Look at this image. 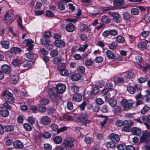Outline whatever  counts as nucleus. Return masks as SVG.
I'll return each instance as SVG.
<instances>
[{
	"instance_id": "obj_1",
	"label": "nucleus",
	"mask_w": 150,
	"mask_h": 150,
	"mask_svg": "<svg viewBox=\"0 0 150 150\" xmlns=\"http://www.w3.org/2000/svg\"><path fill=\"white\" fill-rule=\"evenodd\" d=\"M48 94L53 101H56L61 98V97L58 93L57 90L54 87L49 89Z\"/></svg>"
},
{
	"instance_id": "obj_2",
	"label": "nucleus",
	"mask_w": 150,
	"mask_h": 150,
	"mask_svg": "<svg viewBox=\"0 0 150 150\" xmlns=\"http://www.w3.org/2000/svg\"><path fill=\"white\" fill-rule=\"evenodd\" d=\"M134 102H130L125 99H122L121 101V104L125 110H128L133 107Z\"/></svg>"
},
{
	"instance_id": "obj_3",
	"label": "nucleus",
	"mask_w": 150,
	"mask_h": 150,
	"mask_svg": "<svg viewBox=\"0 0 150 150\" xmlns=\"http://www.w3.org/2000/svg\"><path fill=\"white\" fill-rule=\"evenodd\" d=\"M3 96L5 97L6 101L10 103H14L15 100L13 97V95L9 91H4L3 93Z\"/></svg>"
},
{
	"instance_id": "obj_4",
	"label": "nucleus",
	"mask_w": 150,
	"mask_h": 150,
	"mask_svg": "<svg viewBox=\"0 0 150 150\" xmlns=\"http://www.w3.org/2000/svg\"><path fill=\"white\" fill-rule=\"evenodd\" d=\"M74 139L73 138H67L65 139L64 142V145L67 149V148H71L74 146L73 142Z\"/></svg>"
},
{
	"instance_id": "obj_5",
	"label": "nucleus",
	"mask_w": 150,
	"mask_h": 150,
	"mask_svg": "<svg viewBox=\"0 0 150 150\" xmlns=\"http://www.w3.org/2000/svg\"><path fill=\"white\" fill-rule=\"evenodd\" d=\"M79 119L81 121L84 123L83 125L85 126H86L87 124L90 122V120H88V116L86 113H83L80 114L79 116Z\"/></svg>"
},
{
	"instance_id": "obj_6",
	"label": "nucleus",
	"mask_w": 150,
	"mask_h": 150,
	"mask_svg": "<svg viewBox=\"0 0 150 150\" xmlns=\"http://www.w3.org/2000/svg\"><path fill=\"white\" fill-rule=\"evenodd\" d=\"M40 121L41 124L45 126L49 125L51 122L50 118L47 116H43L41 118Z\"/></svg>"
},
{
	"instance_id": "obj_7",
	"label": "nucleus",
	"mask_w": 150,
	"mask_h": 150,
	"mask_svg": "<svg viewBox=\"0 0 150 150\" xmlns=\"http://www.w3.org/2000/svg\"><path fill=\"white\" fill-rule=\"evenodd\" d=\"M21 50L19 48L13 47L11 48L9 51L8 52L7 54L10 57L12 56L13 54H15L20 53Z\"/></svg>"
},
{
	"instance_id": "obj_8",
	"label": "nucleus",
	"mask_w": 150,
	"mask_h": 150,
	"mask_svg": "<svg viewBox=\"0 0 150 150\" xmlns=\"http://www.w3.org/2000/svg\"><path fill=\"white\" fill-rule=\"evenodd\" d=\"M56 89L57 90L58 93L62 94L64 92L66 89L65 85L62 83H59L57 85Z\"/></svg>"
},
{
	"instance_id": "obj_9",
	"label": "nucleus",
	"mask_w": 150,
	"mask_h": 150,
	"mask_svg": "<svg viewBox=\"0 0 150 150\" xmlns=\"http://www.w3.org/2000/svg\"><path fill=\"white\" fill-rule=\"evenodd\" d=\"M4 21L7 23H11L13 21V15L12 13H7L4 16Z\"/></svg>"
},
{
	"instance_id": "obj_10",
	"label": "nucleus",
	"mask_w": 150,
	"mask_h": 150,
	"mask_svg": "<svg viewBox=\"0 0 150 150\" xmlns=\"http://www.w3.org/2000/svg\"><path fill=\"white\" fill-rule=\"evenodd\" d=\"M108 137L111 141L115 144L119 142L120 140L119 136L117 134L114 133L110 134L108 136Z\"/></svg>"
},
{
	"instance_id": "obj_11",
	"label": "nucleus",
	"mask_w": 150,
	"mask_h": 150,
	"mask_svg": "<svg viewBox=\"0 0 150 150\" xmlns=\"http://www.w3.org/2000/svg\"><path fill=\"white\" fill-rule=\"evenodd\" d=\"M79 29L81 31H85L86 33H90L91 30V29L90 26L84 24H81L80 26Z\"/></svg>"
},
{
	"instance_id": "obj_12",
	"label": "nucleus",
	"mask_w": 150,
	"mask_h": 150,
	"mask_svg": "<svg viewBox=\"0 0 150 150\" xmlns=\"http://www.w3.org/2000/svg\"><path fill=\"white\" fill-rule=\"evenodd\" d=\"M142 120L148 129L150 127V114L147 116H142Z\"/></svg>"
},
{
	"instance_id": "obj_13",
	"label": "nucleus",
	"mask_w": 150,
	"mask_h": 150,
	"mask_svg": "<svg viewBox=\"0 0 150 150\" xmlns=\"http://www.w3.org/2000/svg\"><path fill=\"white\" fill-rule=\"evenodd\" d=\"M150 137V132H148L146 130H145L143 132L142 136L140 137V140L141 142L146 140Z\"/></svg>"
},
{
	"instance_id": "obj_14",
	"label": "nucleus",
	"mask_w": 150,
	"mask_h": 150,
	"mask_svg": "<svg viewBox=\"0 0 150 150\" xmlns=\"http://www.w3.org/2000/svg\"><path fill=\"white\" fill-rule=\"evenodd\" d=\"M136 88L139 89V88L138 85L137 84H135L134 87L130 86L127 87V89L128 91L131 94H133L135 93L136 91Z\"/></svg>"
},
{
	"instance_id": "obj_15",
	"label": "nucleus",
	"mask_w": 150,
	"mask_h": 150,
	"mask_svg": "<svg viewBox=\"0 0 150 150\" xmlns=\"http://www.w3.org/2000/svg\"><path fill=\"white\" fill-rule=\"evenodd\" d=\"M9 111L7 109L4 107L0 108V114L3 117H6L8 116Z\"/></svg>"
},
{
	"instance_id": "obj_16",
	"label": "nucleus",
	"mask_w": 150,
	"mask_h": 150,
	"mask_svg": "<svg viewBox=\"0 0 150 150\" xmlns=\"http://www.w3.org/2000/svg\"><path fill=\"white\" fill-rule=\"evenodd\" d=\"M1 69L6 74H9L11 71L10 66L6 64H4L2 66Z\"/></svg>"
},
{
	"instance_id": "obj_17",
	"label": "nucleus",
	"mask_w": 150,
	"mask_h": 150,
	"mask_svg": "<svg viewBox=\"0 0 150 150\" xmlns=\"http://www.w3.org/2000/svg\"><path fill=\"white\" fill-rule=\"evenodd\" d=\"M54 45L57 47H63L65 46L64 42L61 40H56L54 42Z\"/></svg>"
},
{
	"instance_id": "obj_18",
	"label": "nucleus",
	"mask_w": 150,
	"mask_h": 150,
	"mask_svg": "<svg viewBox=\"0 0 150 150\" xmlns=\"http://www.w3.org/2000/svg\"><path fill=\"white\" fill-rule=\"evenodd\" d=\"M132 132L137 135H140L142 134V131L138 127H134L131 130Z\"/></svg>"
},
{
	"instance_id": "obj_19",
	"label": "nucleus",
	"mask_w": 150,
	"mask_h": 150,
	"mask_svg": "<svg viewBox=\"0 0 150 150\" xmlns=\"http://www.w3.org/2000/svg\"><path fill=\"white\" fill-rule=\"evenodd\" d=\"M122 108L120 106L115 107L112 109V112L115 115H118L122 112Z\"/></svg>"
},
{
	"instance_id": "obj_20",
	"label": "nucleus",
	"mask_w": 150,
	"mask_h": 150,
	"mask_svg": "<svg viewBox=\"0 0 150 150\" xmlns=\"http://www.w3.org/2000/svg\"><path fill=\"white\" fill-rule=\"evenodd\" d=\"M65 28L66 30L68 32H72L75 30V27L72 23H69L66 26Z\"/></svg>"
},
{
	"instance_id": "obj_21",
	"label": "nucleus",
	"mask_w": 150,
	"mask_h": 150,
	"mask_svg": "<svg viewBox=\"0 0 150 150\" xmlns=\"http://www.w3.org/2000/svg\"><path fill=\"white\" fill-rule=\"evenodd\" d=\"M106 54L107 57L109 59H112L115 57V55L114 53L111 50H107L106 52Z\"/></svg>"
},
{
	"instance_id": "obj_22",
	"label": "nucleus",
	"mask_w": 150,
	"mask_h": 150,
	"mask_svg": "<svg viewBox=\"0 0 150 150\" xmlns=\"http://www.w3.org/2000/svg\"><path fill=\"white\" fill-rule=\"evenodd\" d=\"M148 43V42L147 41H146V42H142L138 44V47L141 50H144L146 48L147 44Z\"/></svg>"
},
{
	"instance_id": "obj_23",
	"label": "nucleus",
	"mask_w": 150,
	"mask_h": 150,
	"mask_svg": "<svg viewBox=\"0 0 150 150\" xmlns=\"http://www.w3.org/2000/svg\"><path fill=\"white\" fill-rule=\"evenodd\" d=\"M14 146L17 149H21L23 147L22 143L19 141H17L13 143Z\"/></svg>"
},
{
	"instance_id": "obj_24",
	"label": "nucleus",
	"mask_w": 150,
	"mask_h": 150,
	"mask_svg": "<svg viewBox=\"0 0 150 150\" xmlns=\"http://www.w3.org/2000/svg\"><path fill=\"white\" fill-rule=\"evenodd\" d=\"M105 146L108 148H113L115 146V143L111 141L105 143Z\"/></svg>"
},
{
	"instance_id": "obj_25",
	"label": "nucleus",
	"mask_w": 150,
	"mask_h": 150,
	"mask_svg": "<svg viewBox=\"0 0 150 150\" xmlns=\"http://www.w3.org/2000/svg\"><path fill=\"white\" fill-rule=\"evenodd\" d=\"M113 4L116 6H119L123 5L125 4L124 0H115L113 1Z\"/></svg>"
},
{
	"instance_id": "obj_26",
	"label": "nucleus",
	"mask_w": 150,
	"mask_h": 150,
	"mask_svg": "<svg viewBox=\"0 0 150 150\" xmlns=\"http://www.w3.org/2000/svg\"><path fill=\"white\" fill-rule=\"evenodd\" d=\"M82 99L81 95L79 94H75L73 97V99L74 100L77 102L80 101Z\"/></svg>"
},
{
	"instance_id": "obj_27",
	"label": "nucleus",
	"mask_w": 150,
	"mask_h": 150,
	"mask_svg": "<svg viewBox=\"0 0 150 150\" xmlns=\"http://www.w3.org/2000/svg\"><path fill=\"white\" fill-rule=\"evenodd\" d=\"M120 17V15L118 13H115V14L113 15V20L116 23H119L120 21V20L119 19Z\"/></svg>"
},
{
	"instance_id": "obj_28",
	"label": "nucleus",
	"mask_w": 150,
	"mask_h": 150,
	"mask_svg": "<svg viewBox=\"0 0 150 150\" xmlns=\"http://www.w3.org/2000/svg\"><path fill=\"white\" fill-rule=\"evenodd\" d=\"M38 110L41 112H44L46 110V107L40 104L37 105Z\"/></svg>"
},
{
	"instance_id": "obj_29",
	"label": "nucleus",
	"mask_w": 150,
	"mask_h": 150,
	"mask_svg": "<svg viewBox=\"0 0 150 150\" xmlns=\"http://www.w3.org/2000/svg\"><path fill=\"white\" fill-rule=\"evenodd\" d=\"M109 105L112 107H114L117 104V101L116 99L111 98L108 101Z\"/></svg>"
},
{
	"instance_id": "obj_30",
	"label": "nucleus",
	"mask_w": 150,
	"mask_h": 150,
	"mask_svg": "<svg viewBox=\"0 0 150 150\" xmlns=\"http://www.w3.org/2000/svg\"><path fill=\"white\" fill-rule=\"evenodd\" d=\"M40 42L42 45H46L48 43H50V41L48 38L43 37L40 39Z\"/></svg>"
},
{
	"instance_id": "obj_31",
	"label": "nucleus",
	"mask_w": 150,
	"mask_h": 150,
	"mask_svg": "<svg viewBox=\"0 0 150 150\" xmlns=\"http://www.w3.org/2000/svg\"><path fill=\"white\" fill-rule=\"evenodd\" d=\"M101 21L103 22L106 23H108L110 22V20L108 17L106 15H104L102 17Z\"/></svg>"
},
{
	"instance_id": "obj_32",
	"label": "nucleus",
	"mask_w": 150,
	"mask_h": 150,
	"mask_svg": "<svg viewBox=\"0 0 150 150\" xmlns=\"http://www.w3.org/2000/svg\"><path fill=\"white\" fill-rule=\"evenodd\" d=\"M1 44L3 47L8 49L9 47V42L7 41H3L1 42Z\"/></svg>"
},
{
	"instance_id": "obj_33",
	"label": "nucleus",
	"mask_w": 150,
	"mask_h": 150,
	"mask_svg": "<svg viewBox=\"0 0 150 150\" xmlns=\"http://www.w3.org/2000/svg\"><path fill=\"white\" fill-rule=\"evenodd\" d=\"M81 78L80 75L78 74H74L71 76V79L72 80L77 81L80 79Z\"/></svg>"
},
{
	"instance_id": "obj_34",
	"label": "nucleus",
	"mask_w": 150,
	"mask_h": 150,
	"mask_svg": "<svg viewBox=\"0 0 150 150\" xmlns=\"http://www.w3.org/2000/svg\"><path fill=\"white\" fill-rule=\"evenodd\" d=\"M12 83L13 84H15L17 83L19 80V76L17 75H13L11 79Z\"/></svg>"
},
{
	"instance_id": "obj_35",
	"label": "nucleus",
	"mask_w": 150,
	"mask_h": 150,
	"mask_svg": "<svg viewBox=\"0 0 150 150\" xmlns=\"http://www.w3.org/2000/svg\"><path fill=\"white\" fill-rule=\"evenodd\" d=\"M133 124L132 122L130 120H125L124 121L123 126L124 127H130Z\"/></svg>"
},
{
	"instance_id": "obj_36",
	"label": "nucleus",
	"mask_w": 150,
	"mask_h": 150,
	"mask_svg": "<svg viewBox=\"0 0 150 150\" xmlns=\"http://www.w3.org/2000/svg\"><path fill=\"white\" fill-rule=\"evenodd\" d=\"M135 74L134 72L130 71L128 72L125 75L126 78L129 79H132L134 78Z\"/></svg>"
},
{
	"instance_id": "obj_37",
	"label": "nucleus",
	"mask_w": 150,
	"mask_h": 150,
	"mask_svg": "<svg viewBox=\"0 0 150 150\" xmlns=\"http://www.w3.org/2000/svg\"><path fill=\"white\" fill-rule=\"evenodd\" d=\"M24 129L28 131H30L32 130L31 126L28 123H25L23 125Z\"/></svg>"
},
{
	"instance_id": "obj_38",
	"label": "nucleus",
	"mask_w": 150,
	"mask_h": 150,
	"mask_svg": "<svg viewBox=\"0 0 150 150\" xmlns=\"http://www.w3.org/2000/svg\"><path fill=\"white\" fill-rule=\"evenodd\" d=\"M32 62L29 60L23 62L22 66L23 67H30L31 66Z\"/></svg>"
},
{
	"instance_id": "obj_39",
	"label": "nucleus",
	"mask_w": 150,
	"mask_h": 150,
	"mask_svg": "<svg viewBox=\"0 0 150 150\" xmlns=\"http://www.w3.org/2000/svg\"><path fill=\"white\" fill-rule=\"evenodd\" d=\"M53 140L55 143L59 144L62 142V139L61 137L58 136L55 137L54 138Z\"/></svg>"
},
{
	"instance_id": "obj_40",
	"label": "nucleus",
	"mask_w": 150,
	"mask_h": 150,
	"mask_svg": "<svg viewBox=\"0 0 150 150\" xmlns=\"http://www.w3.org/2000/svg\"><path fill=\"white\" fill-rule=\"evenodd\" d=\"M150 108L147 105H145L141 110V113L142 114H144L150 110Z\"/></svg>"
},
{
	"instance_id": "obj_41",
	"label": "nucleus",
	"mask_w": 150,
	"mask_h": 150,
	"mask_svg": "<svg viewBox=\"0 0 150 150\" xmlns=\"http://www.w3.org/2000/svg\"><path fill=\"white\" fill-rule=\"evenodd\" d=\"M65 64L64 63H60L58 65L57 69L59 71V72H60V71L65 69Z\"/></svg>"
},
{
	"instance_id": "obj_42",
	"label": "nucleus",
	"mask_w": 150,
	"mask_h": 150,
	"mask_svg": "<svg viewBox=\"0 0 150 150\" xmlns=\"http://www.w3.org/2000/svg\"><path fill=\"white\" fill-rule=\"evenodd\" d=\"M117 43L115 42H113L109 45L108 47L110 49L113 50L115 49L117 46Z\"/></svg>"
},
{
	"instance_id": "obj_43",
	"label": "nucleus",
	"mask_w": 150,
	"mask_h": 150,
	"mask_svg": "<svg viewBox=\"0 0 150 150\" xmlns=\"http://www.w3.org/2000/svg\"><path fill=\"white\" fill-rule=\"evenodd\" d=\"M49 100L47 98L42 99L40 100V104L42 105H47L49 103Z\"/></svg>"
},
{
	"instance_id": "obj_44",
	"label": "nucleus",
	"mask_w": 150,
	"mask_h": 150,
	"mask_svg": "<svg viewBox=\"0 0 150 150\" xmlns=\"http://www.w3.org/2000/svg\"><path fill=\"white\" fill-rule=\"evenodd\" d=\"M50 54L52 57H54L58 55V51L56 50H53L50 51Z\"/></svg>"
},
{
	"instance_id": "obj_45",
	"label": "nucleus",
	"mask_w": 150,
	"mask_h": 150,
	"mask_svg": "<svg viewBox=\"0 0 150 150\" xmlns=\"http://www.w3.org/2000/svg\"><path fill=\"white\" fill-rule=\"evenodd\" d=\"M142 100L144 102L147 103H150V97L146 95L143 96L142 98Z\"/></svg>"
},
{
	"instance_id": "obj_46",
	"label": "nucleus",
	"mask_w": 150,
	"mask_h": 150,
	"mask_svg": "<svg viewBox=\"0 0 150 150\" xmlns=\"http://www.w3.org/2000/svg\"><path fill=\"white\" fill-rule=\"evenodd\" d=\"M101 111L104 113L107 112L109 111L108 106L105 105H103L102 107Z\"/></svg>"
},
{
	"instance_id": "obj_47",
	"label": "nucleus",
	"mask_w": 150,
	"mask_h": 150,
	"mask_svg": "<svg viewBox=\"0 0 150 150\" xmlns=\"http://www.w3.org/2000/svg\"><path fill=\"white\" fill-rule=\"evenodd\" d=\"M59 73L62 76H66L69 75V72L68 70L64 69L63 70L60 71Z\"/></svg>"
},
{
	"instance_id": "obj_48",
	"label": "nucleus",
	"mask_w": 150,
	"mask_h": 150,
	"mask_svg": "<svg viewBox=\"0 0 150 150\" xmlns=\"http://www.w3.org/2000/svg\"><path fill=\"white\" fill-rule=\"evenodd\" d=\"M5 130L6 132H11L12 131L13 129V127L11 125H8L4 127Z\"/></svg>"
},
{
	"instance_id": "obj_49",
	"label": "nucleus",
	"mask_w": 150,
	"mask_h": 150,
	"mask_svg": "<svg viewBox=\"0 0 150 150\" xmlns=\"http://www.w3.org/2000/svg\"><path fill=\"white\" fill-rule=\"evenodd\" d=\"M124 19L126 21L129 20L130 18V15L129 13L125 12L123 14Z\"/></svg>"
},
{
	"instance_id": "obj_50",
	"label": "nucleus",
	"mask_w": 150,
	"mask_h": 150,
	"mask_svg": "<svg viewBox=\"0 0 150 150\" xmlns=\"http://www.w3.org/2000/svg\"><path fill=\"white\" fill-rule=\"evenodd\" d=\"M131 12L132 15H137L139 13V10L138 8H133L131 9Z\"/></svg>"
},
{
	"instance_id": "obj_51",
	"label": "nucleus",
	"mask_w": 150,
	"mask_h": 150,
	"mask_svg": "<svg viewBox=\"0 0 150 150\" xmlns=\"http://www.w3.org/2000/svg\"><path fill=\"white\" fill-rule=\"evenodd\" d=\"M62 60V58L59 57L58 58L57 57L54 58L53 60V63L54 64H57L58 63L60 62Z\"/></svg>"
},
{
	"instance_id": "obj_52",
	"label": "nucleus",
	"mask_w": 150,
	"mask_h": 150,
	"mask_svg": "<svg viewBox=\"0 0 150 150\" xmlns=\"http://www.w3.org/2000/svg\"><path fill=\"white\" fill-rule=\"evenodd\" d=\"M17 23L18 26L20 27L21 29H24V27L22 24V19L21 17H19L18 18L17 20Z\"/></svg>"
},
{
	"instance_id": "obj_53",
	"label": "nucleus",
	"mask_w": 150,
	"mask_h": 150,
	"mask_svg": "<svg viewBox=\"0 0 150 150\" xmlns=\"http://www.w3.org/2000/svg\"><path fill=\"white\" fill-rule=\"evenodd\" d=\"M71 90L73 93H76L79 91V88L77 86H74L71 87Z\"/></svg>"
},
{
	"instance_id": "obj_54",
	"label": "nucleus",
	"mask_w": 150,
	"mask_h": 150,
	"mask_svg": "<svg viewBox=\"0 0 150 150\" xmlns=\"http://www.w3.org/2000/svg\"><path fill=\"white\" fill-rule=\"evenodd\" d=\"M12 64L14 67L19 66L20 65V61L18 59H16L13 61Z\"/></svg>"
},
{
	"instance_id": "obj_55",
	"label": "nucleus",
	"mask_w": 150,
	"mask_h": 150,
	"mask_svg": "<svg viewBox=\"0 0 150 150\" xmlns=\"http://www.w3.org/2000/svg\"><path fill=\"white\" fill-rule=\"evenodd\" d=\"M57 6L58 8L61 10H64L65 8L64 4L61 2L58 3Z\"/></svg>"
},
{
	"instance_id": "obj_56",
	"label": "nucleus",
	"mask_w": 150,
	"mask_h": 150,
	"mask_svg": "<svg viewBox=\"0 0 150 150\" xmlns=\"http://www.w3.org/2000/svg\"><path fill=\"white\" fill-rule=\"evenodd\" d=\"M117 41L120 43H124L125 41V39L124 37L121 36H118L116 38Z\"/></svg>"
},
{
	"instance_id": "obj_57",
	"label": "nucleus",
	"mask_w": 150,
	"mask_h": 150,
	"mask_svg": "<svg viewBox=\"0 0 150 150\" xmlns=\"http://www.w3.org/2000/svg\"><path fill=\"white\" fill-rule=\"evenodd\" d=\"M88 46V45L87 44H86L83 45V46L79 47L78 49V50L81 52H84L87 48Z\"/></svg>"
},
{
	"instance_id": "obj_58",
	"label": "nucleus",
	"mask_w": 150,
	"mask_h": 150,
	"mask_svg": "<svg viewBox=\"0 0 150 150\" xmlns=\"http://www.w3.org/2000/svg\"><path fill=\"white\" fill-rule=\"evenodd\" d=\"M50 128L54 131H57L58 129V125L54 124L52 123L50 125Z\"/></svg>"
},
{
	"instance_id": "obj_59",
	"label": "nucleus",
	"mask_w": 150,
	"mask_h": 150,
	"mask_svg": "<svg viewBox=\"0 0 150 150\" xmlns=\"http://www.w3.org/2000/svg\"><path fill=\"white\" fill-rule=\"evenodd\" d=\"M115 82L117 83H121L124 82V78L119 77L116 79L115 80Z\"/></svg>"
},
{
	"instance_id": "obj_60",
	"label": "nucleus",
	"mask_w": 150,
	"mask_h": 150,
	"mask_svg": "<svg viewBox=\"0 0 150 150\" xmlns=\"http://www.w3.org/2000/svg\"><path fill=\"white\" fill-rule=\"evenodd\" d=\"M93 140V139L89 137H87L85 138L84 141L87 144H91Z\"/></svg>"
},
{
	"instance_id": "obj_61",
	"label": "nucleus",
	"mask_w": 150,
	"mask_h": 150,
	"mask_svg": "<svg viewBox=\"0 0 150 150\" xmlns=\"http://www.w3.org/2000/svg\"><path fill=\"white\" fill-rule=\"evenodd\" d=\"M45 13L46 15L48 17H53L54 16L53 13L50 10H47L46 11Z\"/></svg>"
},
{
	"instance_id": "obj_62",
	"label": "nucleus",
	"mask_w": 150,
	"mask_h": 150,
	"mask_svg": "<svg viewBox=\"0 0 150 150\" xmlns=\"http://www.w3.org/2000/svg\"><path fill=\"white\" fill-rule=\"evenodd\" d=\"M28 122L31 125H33L35 122V120L32 117H29L28 120Z\"/></svg>"
},
{
	"instance_id": "obj_63",
	"label": "nucleus",
	"mask_w": 150,
	"mask_h": 150,
	"mask_svg": "<svg viewBox=\"0 0 150 150\" xmlns=\"http://www.w3.org/2000/svg\"><path fill=\"white\" fill-rule=\"evenodd\" d=\"M109 30L111 35L115 36L117 34V31L115 29L110 30Z\"/></svg>"
},
{
	"instance_id": "obj_64",
	"label": "nucleus",
	"mask_w": 150,
	"mask_h": 150,
	"mask_svg": "<svg viewBox=\"0 0 150 150\" xmlns=\"http://www.w3.org/2000/svg\"><path fill=\"white\" fill-rule=\"evenodd\" d=\"M97 85L100 88L103 87L105 84V82L103 81L100 80L96 83Z\"/></svg>"
}]
</instances>
